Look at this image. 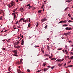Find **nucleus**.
Returning a JSON list of instances; mask_svg holds the SVG:
<instances>
[{
	"instance_id": "obj_28",
	"label": "nucleus",
	"mask_w": 73,
	"mask_h": 73,
	"mask_svg": "<svg viewBox=\"0 0 73 73\" xmlns=\"http://www.w3.org/2000/svg\"><path fill=\"white\" fill-rule=\"evenodd\" d=\"M41 50L42 52V53H44V50H42V49H41Z\"/></svg>"
},
{
	"instance_id": "obj_48",
	"label": "nucleus",
	"mask_w": 73,
	"mask_h": 73,
	"mask_svg": "<svg viewBox=\"0 0 73 73\" xmlns=\"http://www.w3.org/2000/svg\"><path fill=\"white\" fill-rule=\"evenodd\" d=\"M47 40L49 41V38H47Z\"/></svg>"
},
{
	"instance_id": "obj_54",
	"label": "nucleus",
	"mask_w": 73,
	"mask_h": 73,
	"mask_svg": "<svg viewBox=\"0 0 73 73\" xmlns=\"http://www.w3.org/2000/svg\"><path fill=\"white\" fill-rule=\"evenodd\" d=\"M71 20H73V18L71 17Z\"/></svg>"
},
{
	"instance_id": "obj_46",
	"label": "nucleus",
	"mask_w": 73,
	"mask_h": 73,
	"mask_svg": "<svg viewBox=\"0 0 73 73\" xmlns=\"http://www.w3.org/2000/svg\"><path fill=\"white\" fill-rule=\"evenodd\" d=\"M31 5H30V4H28V5H26L27 6H30Z\"/></svg>"
},
{
	"instance_id": "obj_60",
	"label": "nucleus",
	"mask_w": 73,
	"mask_h": 73,
	"mask_svg": "<svg viewBox=\"0 0 73 73\" xmlns=\"http://www.w3.org/2000/svg\"><path fill=\"white\" fill-rule=\"evenodd\" d=\"M38 25H36V27H38Z\"/></svg>"
},
{
	"instance_id": "obj_57",
	"label": "nucleus",
	"mask_w": 73,
	"mask_h": 73,
	"mask_svg": "<svg viewBox=\"0 0 73 73\" xmlns=\"http://www.w3.org/2000/svg\"><path fill=\"white\" fill-rule=\"evenodd\" d=\"M43 65L44 66H45V65H46V64H43Z\"/></svg>"
},
{
	"instance_id": "obj_59",
	"label": "nucleus",
	"mask_w": 73,
	"mask_h": 73,
	"mask_svg": "<svg viewBox=\"0 0 73 73\" xmlns=\"http://www.w3.org/2000/svg\"><path fill=\"white\" fill-rule=\"evenodd\" d=\"M20 37L17 36V38H20Z\"/></svg>"
},
{
	"instance_id": "obj_41",
	"label": "nucleus",
	"mask_w": 73,
	"mask_h": 73,
	"mask_svg": "<svg viewBox=\"0 0 73 73\" xmlns=\"http://www.w3.org/2000/svg\"><path fill=\"white\" fill-rule=\"evenodd\" d=\"M64 59H62V60L60 59V61H64Z\"/></svg>"
},
{
	"instance_id": "obj_5",
	"label": "nucleus",
	"mask_w": 73,
	"mask_h": 73,
	"mask_svg": "<svg viewBox=\"0 0 73 73\" xmlns=\"http://www.w3.org/2000/svg\"><path fill=\"white\" fill-rule=\"evenodd\" d=\"M44 57H46V56L47 57H49V55L48 54H45L44 55Z\"/></svg>"
},
{
	"instance_id": "obj_6",
	"label": "nucleus",
	"mask_w": 73,
	"mask_h": 73,
	"mask_svg": "<svg viewBox=\"0 0 73 73\" xmlns=\"http://www.w3.org/2000/svg\"><path fill=\"white\" fill-rule=\"evenodd\" d=\"M17 72L18 73H21V72L20 71V70H17Z\"/></svg>"
},
{
	"instance_id": "obj_15",
	"label": "nucleus",
	"mask_w": 73,
	"mask_h": 73,
	"mask_svg": "<svg viewBox=\"0 0 73 73\" xmlns=\"http://www.w3.org/2000/svg\"><path fill=\"white\" fill-rule=\"evenodd\" d=\"M47 49L48 50H50L49 46H47Z\"/></svg>"
},
{
	"instance_id": "obj_50",
	"label": "nucleus",
	"mask_w": 73,
	"mask_h": 73,
	"mask_svg": "<svg viewBox=\"0 0 73 73\" xmlns=\"http://www.w3.org/2000/svg\"><path fill=\"white\" fill-rule=\"evenodd\" d=\"M73 56H71V59H73Z\"/></svg>"
},
{
	"instance_id": "obj_32",
	"label": "nucleus",
	"mask_w": 73,
	"mask_h": 73,
	"mask_svg": "<svg viewBox=\"0 0 73 73\" xmlns=\"http://www.w3.org/2000/svg\"><path fill=\"white\" fill-rule=\"evenodd\" d=\"M16 44H19V41H17L16 42H15Z\"/></svg>"
},
{
	"instance_id": "obj_37",
	"label": "nucleus",
	"mask_w": 73,
	"mask_h": 73,
	"mask_svg": "<svg viewBox=\"0 0 73 73\" xmlns=\"http://www.w3.org/2000/svg\"><path fill=\"white\" fill-rule=\"evenodd\" d=\"M68 22L69 23V22H73V21H70V20H69L68 21Z\"/></svg>"
},
{
	"instance_id": "obj_55",
	"label": "nucleus",
	"mask_w": 73,
	"mask_h": 73,
	"mask_svg": "<svg viewBox=\"0 0 73 73\" xmlns=\"http://www.w3.org/2000/svg\"><path fill=\"white\" fill-rule=\"evenodd\" d=\"M17 64H20V62H17Z\"/></svg>"
},
{
	"instance_id": "obj_23",
	"label": "nucleus",
	"mask_w": 73,
	"mask_h": 73,
	"mask_svg": "<svg viewBox=\"0 0 73 73\" xmlns=\"http://www.w3.org/2000/svg\"><path fill=\"white\" fill-rule=\"evenodd\" d=\"M62 48H58L57 49V50H62Z\"/></svg>"
},
{
	"instance_id": "obj_49",
	"label": "nucleus",
	"mask_w": 73,
	"mask_h": 73,
	"mask_svg": "<svg viewBox=\"0 0 73 73\" xmlns=\"http://www.w3.org/2000/svg\"><path fill=\"white\" fill-rule=\"evenodd\" d=\"M62 39H63L64 38H64V36H63L62 37Z\"/></svg>"
},
{
	"instance_id": "obj_22",
	"label": "nucleus",
	"mask_w": 73,
	"mask_h": 73,
	"mask_svg": "<svg viewBox=\"0 0 73 73\" xmlns=\"http://www.w3.org/2000/svg\"><path fill=\"white\" fill-rule=\"evenodd\" d=\"M2 19H3V17L1 16L0 17V20H2Z\"/></svg>"
},
{
	"instance_id": "obj_18",
	"label": "nucleus",
	"mask_w": 73,
	"mask_h": 73,
	"mask_svg": "<svg viewBox=\"0 0 73 73\" xmlns=\"http://www.w3.org/2000/svg\"><path fill=\"white\" fill-rule=\"evenodd\" d=\"M68 8H69L68 7H67L65 9H64V11H66L67 9H68Z\"/></svg>"
},
{
	"instance_id": "obj_12",
	"label": "nucleus",
	"mask_w": 73,
	"mask_h": 73,
	"mask_svg": "<svg viewBox=\"0 0 73 73\" xmlns=\"http://www.w3.org/2000/svg\"><path fill=\"white\" fill-rule=\"evenodd\" d=\"M23 22H26L27 21H28V19H27L26 20H25L24 21V20H23Z\"/></svg>"
},
{
	"instance_id": "obj_2",
	"label": "nucleus",
	"mask_w": 73,
	"mask_h": 73,
	"mask_svg": "<svg viewBox=\"0 0 73 73\" xmlns=\"http://www.w3.org/2000/svg\"><path fill=\"white\" fill-rule=\"evenodd\" d=\"M22 20H23V21H24V18H22L21 19H20L19 20L18 22L19 23H20V22H21V21Z\"/></svg>"
},
{
	"instance_id": "obj_38",
	"label": "nucleus",
	"mask_w": 73,
	"mask_h": 73,
	"mask_svg": "<svg viewBox=\"0 0 73 73\" xmlns=\"http://www.w3.org/2000/svg\"><path fill=\"white\" fill-rule=\"evenodd\" d=\"M15 13H12V15H13V16L14 15H15Z\"/></svg>"
},
{
	"instance_id": "obj_14",
	"label": "nucleus",
	"mask_w": 73,
	"mask_h": 73,
	"mask_svg": "<svg viewBox=\"0 0 73 73\" xmlns=\"http://www.w3.org/2000/svg\"><path fill=\"white\" fill-rule=\"evenodd\" d=\"M33 6H30L28 7L29 9H31V8H32Z\"/></svg>"
},
{
	"instance_id": "obj_21",
	"label": "nucleus",
	"mask_w": 73,
	"mask_h": 73,
	"mask_svg": "<svg viewBox=\"0 0 73 73\" xmlns=\"http://www.w3.org/2000/svg\"><path fill=\"white\" fill-rule=\"evenodd\" d=\"M65 52H66V54H68V52L67 51V50H65Z\"/></svg>"
},
{
	"instance_id": "obj_33",
	"label": "nucleus",
	"mask_w": 73,
	"mask_h": 73,
	"mask_svg": "<svg viewBox=\"0 0 73 73\" xmlns=\"http://www.w3.org/2000/svg\"><path fill=\"white\" fill-rule=\"evenodd\" d=\"M16 14L15 13L14 14V19H16Z\"/></svg>"
},
{
	"instance_id": "obj_26",
	"label": "nucleus",
	"mask_w": 73,
	"mask_h": 73,
	"mask_svg": "<svg viewBox=\"0 0 73 73\" xmlns=\"http://www.w3.org/2000/svg\"><path fill=\"white\" fill-rule=\"evenodd\" d=\"M8 6H9V7H9V8H10V7H11H11H12V6H11V5H9V4L8 5Z\"/></svg>"
},
{
	"instance_id": "obj_29",
	"label": "nucleus",
	"mask_w": 73,
	"mask_h": 73,
	"mask_svg": "<svg viewBox=\"0 0 73 73\" xmlns=\"http://www.w3.org/2000/svg\"><path fill=\"white\" fill-rule=\"evenodd\" d=\"M57 61H58V62L59 61H61V59L60 60H56Z\"/></svg>"
},
{
	"instance_id": "obj_9",
	"label": "nucleus",
	"mask_w": 73,
	"mask_h": 73,
	"mask_svg": "<svg viewBox=\"0 0 73 73\" xmlns=\"http://www.w3.org/2000/svg\"><path fill=\"white\" fill-rule=\"evenodd\" d=\"M24 10V8H23V7H21L20 8V11H23Z\"/></svg>"
},
{
	"instance_id": "obj_30",
	"label": "nucleus",
	"mask_w": 73,
	"mask_h": 73,
	"mask_svg": "<svg viewBox=\"0 0 73 73\" xmlns=\"http://www.w3.org/2000/svg\"><path fill=\"white\" fill-rule=\"evenodd\" d=\"M44 6V4H43L42 5V6L41 7V8L42 9L43 8V7Z\"/></svg>"
},
{
	"instance_id": "obj_3",
	"label": "nucleus",
	"mask_w": 73,
	"mask_h": 73,
	"mask_svg": "<svg viewBox=\"0 0 73 73\" xmlns=\"http://www.w3.org/2000/svg\"><path fill=\"white\" fill-rule=\"evenodd\" d=\"M46 20H47L46 19L44 18L42 19H41V21H42V22H44L45 21H46Z\"/></svg>"
},
{
	"instance_id": "obj_4",
	"label": "nucleus",
	"mask_w": 73,
	"mask_h": 73,
	"mask_svg": "<svg viewBox=\"0 0 73 73\" xmlns=\"http://www.w3.org/2000/svg\"><path fill=\"white\" fill-rule=\"evenodd\" d=\"M11 7H12L13 6V5H14V2H11Z\"/></svg>"
},
{
	"instance_id": "obj_13",
	"label": "nucleus",
	"mask_w": 73,
	"mask_h": 73,
	"mask_svg": "<svg viewBox=\"0 0 73 73\" xmlns=\"http://www.w3.org/2000/svg\"><path fill=\"white\" fill-rule=\"evenodd\" d=\"M13 56H16V57H17L18 56L17 55L15 54H13Z\"/></svg>"
},
{
	"instance_id": "obj_19",
	"label": "nucleus",
	"mask_w": 73,
	"mask_h": 73,
	"mask_svg": "<svg viewBox=\"0 0 73 73\" xmlns=\"http://www.w3.org/2000/svg\"><path fill=\"white\" fill-rule=\"evenodd\" d=\"M69 58V56H65V58Z\"/></svg>"
},
{
	"instance_id": "obj_8",
	"label": "nucleus",
	"mask_w": 73,
	"mask_h": 73,
	"mask_svg": "<svg viewBox=\"0 0 73 73\" xmlns=\"http://www.w3.org/2000/svg\"><path fill=\"white\" fill-rule=\"evenodd\" d=\"M21 44V45H23V44H24V40L23 39H22V43Z\"/></svg>"
},
{
	"instance_id": "obj_25",
	"label": "nucleus",
	"mask_w": 73,
	"mask_h": 73,
	"mask_svg": "<svg viewBox=\"0 0 73 73\" xmlns=\"http://www.w3.org/2000/svg\"><path fill=\"white\" fill-rule=\"evenodd\" d=\"M65 29H66V31H67V30H68V27H67Z\"/></svg>"
},
{
	"instance_id": "obj_7",
	"label": "nucleus",
	"mask_w": 73,
	"mask_h": 73,
	"mask_svg": "<svg viewBox=\"0 0 73 73\" xmlns=\"http://www.w3.org/2000/svg\"><path fill=\"white\" fill-rule=\"evenodd\" d=\"M42 70L44 71V72H46L47 70L45 68L42 69Z\"/></svg>"
},
{
	"instance_id": "obj_24",
	"label": "nucleus",
	"mask_w": 73,
	"mask_h": 73,
	"mask_svg": "<svg viewBox=\"0 0 73 73\" xmlns=\"http://www.w3.org/2000/svg\"><path fill=\"white\" fill-rule=\"evenodd\" d=\"M71 2V1L70 0H68L66 1V2H68V3H70Z\"/></svg>"
},
{
	"instance_id": "obj_10",
	"label": "nucleus",
	"mask_w": 73,
	"mask_h": 73,
	"mask_svg": "<svg viewBox=\"0 0 73 73\" xmlns=\"http://www.w3.org/2000/svg\"><path fill=\"white\" fill-rule=\"evenodd\" d=\"M73 65H71L70 66H67L66 68H69V67H72Z\"/></svg>"
},
{
	"instance_id": "obj_40",
	"label": "nucleus",
	"mask_w": 73,
	"mask_h": 73,
	"mask_svg": "<svg viewBox=\"0 0 73 73\" xmlns=\"http://www.w3.org/2000/svg\"><path fill=\"white\" fill-rule=\"evenodd\" d=\"M54 68V66H53L52 67H51V68L52 69H53Z\"/></svg>"
},
{
	"instance_id": "obj_27",
	"label": "nucleus",
	"mask_w": 73,
	"mask_h": 73,
	"mask_svg": "<svg viewBox=\"0 0 73 73\" xmlns=\"http://www.w3.org/2000/svg\"><path fill=\"white\" fill-rule=\"evenodd\" d=\"M62 23V21H60L58 23V24H60V23Z\"/></svg>"
},
{
	"instance_id": "obj_11",
	"label": "nucleus",
	"mask_w": 73,
	"mask_h": 73,
	"mask_svg": "<svg viewBox=\"0 0 73 73\" xmlns=\"http://www.w3.org/2000/svg\"><path fill=\"white\" fill-rule=\"evenodd\" d=\"M20 46H16L15 47V48H17V49H19V48H20Z\"/></svg>"
},
{
	"instance_id": "obj_34",
	"label": "nucleus",
	"mask_w": 73,
	"mask_h": 73,
	"mask_svg": "<svg viewBox=\"0 0 73 73\" xmlns=\"http://www.w3.org/2000/svg\"><path fill=\"white\" fill-rule=\"evenodd\" d=\"M71 29H72L71 27H68V30H71Z\"/></svg>"
},
{
	"instance_id": "obj_43",
	"label": "nucleus",
	"mask_w": 73,
	"mask_h": 73,
	"mask_svg": "<svg viewBox=\"0 0 73 73\" xmlns=\"http://www.w3.org/2000/svg\"><path fill=\"white\" fill-rule=\"evenodd\" d=\"M49 58H52V56H49Z\"/></svg>"
},
{
	"instance_id": "obj_36",
	"label": "nucleus",
	"mask_w": 73,
	"mask_h": 73,
	"mask_svg": "<svg viewBox=\"0 0 73 73\" xmlns=\"http://www.w3.org/2000/svg\"><path fill=\"white\" fill-rule=\"evenodd\" d=\"M11 70V68H10V67H9L8 68V70L9 71H10Z\"/></svg>"
},
{
	"instance_id": "obj_61",
	"label": "nucleus",
	"mask_w": 73,
	"mask_h": 73,
	"mask_svg": "<svg viewBox=\"0 0 73 73\" xmlns=\"http://www.w3.org/2000/svg\"><path fill=\"white\" fill-rule=\"evenodd\" d=\"M70 53L71 54H73V52H70Z\"/></svg>"
},
{
	"instance_id": "obj_17",
	"label": "nucleus",
	"mask_w": 73,
	"mask_h": 73,
	"mask_svg": "<svg viewBox=\"0 0 73 73\" xmlns=\"http://www.w3.org/2000/svg\"><path fill=\"white\" fill-rule=\"evenodd\" d=\"M66 22H67V21H66V20H64V21H62V23H66Z\"/></svg>"
},
{
	"instance_id": "obj_44",
	"label": "nucleus",
	"mask_w": 73,
	"mask_h": 73,
	"mask_svg": "<svg viewBox=\"0 0 73 73\" xmlns=\"http://www.w3.org/2000/svg\"><path fill=\"white\" fill-rule=\"evenodd\" d=\"M44 28H45V29H46V28H47V25L45 26Z\"/></svg>"
},
{
	"instance_id": "obj_64",
	"label": "nucleus",
	"mask_w": 73,
	"mask_h": 73,
	"mask_svg": "<svg viewBox=\"0 0 73 73\" xmlns=\"http://www.w3.org/2000/svg\"><path fill=\"white\" fill-rule=\"evenodd\" d=\"M21 37H22V38H23V35H22L21 36Z\"/></svg>"
},
{
	"instance_id": "obj_31",
	"label": "nucleus",
	"mask_w": 73,
	"mask_h": 73,
	"mask_svg": "<svg viewBox=\"0 0 73 73\" xmlns=\"http://www.w3.org/2000/svg\"><path fill=\"white\" fill-rule=\"evenodd\" d=\"M28 27L29 28V27H30V23H29V25H28Z\"/></svg>"
},
{
	"instance_id": "obj_39",
	"label": "nucleus",
	"mask_w": 73,
	"mask_h": 73,
	"mask_svg": "<svg viewBox=\"0 0 73 73\" xmlns=\"http://www.w3.org/2000/svg\"><path fill=\"white\" fill-rule=\"evenodd\" d=\"M27 71L28 72H30V70L29 69H28L27 70Z\"/></svg>"
},
{
	"instance_id": "obj_45",
	"label": "nucleus",
	"mask_w": 73,
	"mask_h": 73,
	"mask_svg": "<svg viewBox=\"0 0 73 73\" xmlns=\"http://www.w3.org/2000/svg\"><path fill=\"white\" fill-rule=\"evenodd\" d=\"M62 65L61 64H58V66H61Z\"/></svg>"
},
{
	"instance_id": "obj_16",
	"label": "nucleus",
	"mask_w": 73,
	"mask_h": 73,
	"mask_svg": "<svg viewBox=\"0 0 73 73\" xmlns=\"http://www.w3.org/2000/svg\"><path fill=\"white\" fill-rule=\"evenodd\" d=\"M62 26H63V27H66V26H68V25H66V24L63 25Z\"/></svg>"
},
{
	"instance_id": "obj_52",
	"label": "nucleus",
	"mask_w": 73,
	"mask_h": 73,
	"mask_svg": "<svg viewBox=\"0 0 73 73\" xmlns=\"http://www.w3.org/2000/svg\"><path fill=\"white\" fill-rule=\"evenodd\" d=\"M20 63L21 64H23V62H22V61H21L20 62Z\"/></svg>"
},
{
	"instance_id": "obj_62",
	"label": "nucleus",
	"mask_w": 73,
	"mask_h": 73,
	"mask_svg": "<svg viewBox=\"0 0 73 73\" xmlns=\"http://www.w3.org/2000/svg\"><path fill=\"white\" fill-rule=\"evenodd\" d=\"M7 30H6L4 31V32H7Z\"/></svg>"
},
{
	"instance_id": "obj_53",
	"label": "nucleus",
	"mask_w": 73,
	"mask_h": 73,
	"mask_svg": "<svg viewBox=\"0 0 73 73\" xmlns=\"http://www.w3.org/2000/svg\"><path fill=\"white\" fill-rule=\"evenodd\" d=\"M2 49L3 50H5V48H2Z\"/></svg>"
},
{
	"instance_id": "obj_35",
	"label": "nucleus",
	"mask_w": 73,
	"mask_h": 73,
	"mask_svg": "<svg viewBox=\"0 0 73 73\" xmlns=\"http://www.w3.org/2000/svg\"><path fill=\"white\" fill-rule=\"evenodd\" d=\"M68 16H69V17H70V13H69L68 14Z\"/></svg>"
},
{
	"instance_id": "obj_20",
	"label": "nucleus",
	"mask_w": 73,
	"mask_h": 73,
	"mask_svg": "<svg viewBox=\"0 0 73 73\" xmlns=\"http://www.w3.org/2000/svg\"><path fill=\"white\" fill-rule=\"evenodd\" d=\"M41 72V70H38L36 71V73H38V72Z\"/></svg>"
},
{
	"instance_id": "obj_51",
	"label": "nucleus",
	"mask_w": 73,
	"mask_h": 73,
	"mask_svg": "<svg viewBox=\"0 0 73 73\" xmlns=\"http://www.w3.org/2000/svg\"><path fill=\"white\" fill-rule=\"evenodd\" d=\"M48 60V58H46V59H44V60Z\"/></svg>"
},
{
	"instance_id": "obj_56",
	"label": "nucleus",
	"mask_w": 73,
	"mask_h": 73,
	"mask_svg": "<svg viewBox=\"0 0 73 73\" xmlns=\"http://www.w3.org/2000/svg\"><path fill=\"white\" fill-rule=\"evenodd\" d=\"M22 61H23V59H21L20 60V62L22 61Z\"/></svg>"
},
{
	"instance_id": "obj_63",
	"label": "nucleus",
	"mask_w": 73,
	"mask_h": 73,
	"mask_svg": "<svg viewBox=\"0 0 73 73\" xmlns=\"http://www.w3.org/2000/svg\"><path fill=\"white\" fill-rule=\"evenodd\" d=\"M14 52H17V50H15L14 51Z\"/></svg>"
},
{
	"instance_id": "obj_42",
	"label": "nucleus",
	"mask_w": 73,
	"mask_h": 73,
	"mask_svg": "<svg viewBox=\"0 0 73 73\" xmlns=\"http://www.w3.org/2000/svg\"><path fill=\"white\" fill-rule=\"evenodd\" d=\"M41 10H39L38 11V12L39 13H41Z\"/></svg>"
},
{
	"instance_id": "obj_58",
	"label": "nucleus",
	"mask_w": 73,
	"mask_h": 73,
	"mask_svg": "<svg viewBox=\"0 0 73 73\" xmlns=\"http://www.w3.org/2000/svg\"><path fill=\"white\" fill-rule=\"evenodd\" d=\"M29 22H30V21H31V19H30V18H29Z\"/></svg>"
},
{
	"instance_id": "obj_47",
	"label": "nucleus",
	"mask_w": 73,
	"mask_h": 73,
	"mask_svg": "<svg viewBox=\"0 0 73 73\" xmlns=\"http://www.w3.org/2000/svg\"><path fill=\"white\" fill-rule=\"evenodd\" d=\"M14 53L15 54H17V52H14Z\"/></svg>"
},
{
	"instance_id": "obj_1",
	"label": "nucleus",
	"mask_w": 73,
	"mask_h": 73,
	"mask_svg": "<svg viewBox=\"0 0 73 73\" xmlns=\"http://www.w3.org/2000/svg\"><path fill=\"white\" fill-rule=\"evenodd\" d=\"M70 34V32L66 33L64 34V35H69Z\"/></svg>"
}]
</instances>
